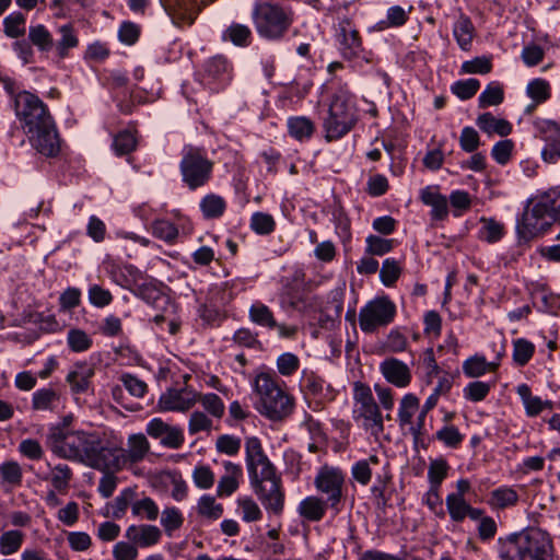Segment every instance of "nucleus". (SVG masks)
<instances>
[{"label": "nucleus", "mask_w": 560, "mask_h": 560, "mask_svg": "<svg viewBox=\"0 0 560 560\" xmlns=\"http://www.w3.org/2000/svg\"><path fill=\"white\" fill-rule=\"evenodd\" d=\"M82 430L73 431L63 425H52L47 434V446L58 457L73 460L80 456Z\"/></svg>", "instance_id": "13"}, {"label": "nucleus", "mask_w": 560, "mask_h": 560, "mask_svg": "<svg viewBox=\"0 0 560 560\" xmlns=\"http://www.w3.org/2000/svg\"><path fill=\"white\" fill-rule=\"evenodd\" d=\"M249 319L259 326L275 329L277 320L273 317L271 310L261 302H256L249 307Z\"/></svg>", "instance_id": "42"}, {"label": "nucleus", "mask_w": 560, "mask_h": 560, "mask_svg": "<svg viewBox=\"0 0 560 560\" xmlns=\"http://www.w3.org/2000/svg\"><path fill=\"white\" fill-rule=\"evenodd\" d=\"M353 401L354 421L360 423L371 435L377 438L384 431V422L371 387L362 382H354Z\"/></svg>", "instance_id": "6"}, {"label": "nucleus", "mask_w": 560, "mask_h": 560, "mask_svg": "<svg viewBox=\"0 0 560 560\" xmlns=\"http://www.w3.org/2000/svg\"><path fill=\"white\" fill-rule=\"evenodd\" d=\"M28 39L42 52L51 50L55 45L50 32L43 24L30 26Z\"/></svg>", "instance_id": "40"}, {"label": "nucleus", "mask_w": 560, "mask_h": 560, "mask_svg": "<svg viewBox=\"0 0 560 560\" xmlns=\"http://www.w3.org/2000/svg\"><path fill=\"white\" fill-rule=\"evenodd\" d=\"M2 480L11 486H20L22 482V468L16 462H4L0 465Z\"/></svg>", "instance_id": "63"}, {"label": "nucleus", "mask_w": 560, "mask_h": 560, "mask_svg": "<svg viewBox=\"0 0 560 560\" xmlns=\"http://www.w3.org/2000/svg\"><path fill=\"white\" fill-rule=\"evenodd\" d=\"M258 396L257 411L271 421H283L293 413L295 399L284 392L277 378L269 373H259L254 381Z\"/></svg>", "instance_id": "3"}, {"label": "nucleus", "mask_w": 560, "mask_h": 560, "mask_svg": "<svg viewBox=\"0 0 560 560\" xmlns=\"http://www.w3.org/2000/svg\"><path fill=\"white\" fill-rule=\"evenodd\" d=\"M223 40H229L235 46L247 47L252 42L250 28L241 23H232L222 34Z\"/></svg>", "instance_id": "38"}, {"label": "nucleus", "mask_w": 560, "mask_h": 560, "mask_svg": "<svg viewBox=\"0 0 560 560\" xmlns=\"http://www.w3.org/2000/svg\"><path fill=\"white\" fill-rule=\"evenodd\" d=\"M137 140L135 135L129 130L117 133L113 141V149L117 155L129 154L136 149Z\"/></svg>", "instance_id": "59"}, {"label": "nucleus", "mask_w": 560, "mask_h": 560, "mask_svg": "<svg viewBox=\"0 0 560 560\" xmlns=\"http://www.w3.org/2000/svg\"><path fill=\"white\" fill-rule=\"evenodd\" d=\"M198 401V392L191 387L168 388L160 396L159 407L163 411L186 412Z\"/></svg>", "instance_id": "15"}, {"label": "nucleus", "mask_w": 560, "mask_h": 560, "mask_svg": "<svg viewBox=\"0 0 560 560\" xmlns=\"http://www.w3.org/2000/svg\"><path fill=\"white\" fill-rule=\"evenodd\" d=\"M225 475L218 482L217 493L219 497H229L238 488L237 479L242 477V467L232 462L224 463Z\"/></svg>", "instance_id": "26"}, {"label": "nucleus", "mask_w": 560, "mask_h": 560, "mask_svg": "<svg viewBox=\"0 0 560 560\" xmlns=\"http://www.w3.org/2000/svg\"><path fill=\"white\" fill-rule=\"evenodd\" d=\"M232 66L222 55L209 58L202 68V78L207 84L226 83L231 79Z\"/></svg>", "instance_id": "22"}, {"label": "nucleus", "mask_w": 560, "mask_h": 560, "mask_svg": "<svg viewBox=\"0 0 560 560\" xmlns=\"http://www.w3.org/2000/svg\"><path fill=\"white\" fill-rule=\"evenodd\" d=\"M476 124L482 132L489 136L495 133L500 137H506L512 132L510 121L503 118H497L489 112L479 115L476 119Z\"/></svg>", "instance_id": "25"}, {"label": "nucleus", "mask_w": 560, "mask_h": 560, "mask_svg": "<svg viewBox=\"0 0 560 560\" xmlns=\"http://www.w3.org/2000/svg\"><path fill=\"white\" fill-rule=\"evenodd\" d=\"M289 135L298 141H307L315 131V124L305 116L290 117L287 122Z\"/></svg>", "instance_id": "32"}, {"label": "nucleus", "mask_w": 560, "mask_h": 560, "mask_svg": "<svg viewBox=\"0 0 560 560\" xmlns=\"http://www.w3.org/2000/svg\"><path fill=\"white\" fill-rule=\"evenodd\" d=\"M101 440V436L96 432H88L83 431L81 433L80 444H79V453L80 456L75 458V462L81 463L83 465H88L91 457L93 456L96 446L98 445V442Z\"/></svg>", "instance_id": "41"}, {"label": "nucleus", "mask_w": 560, "mask_h": 560, "mask_svg": "<svg viewBox=\"0 0 560 560\" xmlns=\"http://www.w3.org/2000/svg\"><path fill=\"white\" fill-rule=\"evenodd\" d=\"M147 433L153 439H160L161 444L170 448H179L184 443L182 429L172 427L160 418H153L149 421Z\"/></svg>", "instance_id": "18"}, {"label": "nucleus", "mask_w": 560, "mask_h": 560, "mask_svg": "<svg viewBox=\"0 0 560 560\" xmlns=\"http://www.w3.org/2000/svg\"><path fill=\"white\" fill-rule=\"evenodd\" d=\"M35 149L45 156H55L60 150L59 136L55 121H50L47 126H40L38 130L28 132Z\"/></svg>", "instance_id": "19"}, {"label": "nucleus", "mask_w": 560, "mask_h": 560, "mask_svg": "<svg viewBox=\"0 0 560 560\" xmlns=\"http://www.w3.org/2000/svg\"><path fill=\"white\" fill-rule=\"evenodd\" d=\"M60 38L54 45L59 58L63 59L68 56V51L79 45V38L71 24L62 25L58 28Z\"/></svg>", "instance_id": "39"}, {"label": "nucleus", "mask_w": 560, "mask_h": 560, "mask_svg": "<svg viewBox=\"0 0 560 560\" xmlns=\"http://www.w3.org/2000/svg\"><path fill=\"white\" fill-rule=\"evenodd\" d=\"M491 390V386L489 383L481 382V381H474L468 383L464 389L463 395L464 398L472 401L478 402L486 399V397L489 395Z\"/></svg>", "instance_id": "57"}, {"label": "nucleus", "mask_w": 560, "mask_h": 560, "mask_svg": "<svg viewBox=\"0 0 560 560\" xmlns=\"http://www.w3.org/2000/svg\"><path fill=\"white\" fill-rule=\"evenodd\" d=\"M60 402V394L52 387L37 389L32 396V409L35 411H55Z\"/></svg>", "instance_id": "30"}, {"label": "nucleus", "mask_w": 560, "mask_h": 560, "mask_svg": "<svg viewBox=\"0 0 560 560\" xmlns=\"http://www.w3.org/2000/svg\"><path fill=\"white\" fill-rule=\"evenodd\" d=\"M200 210L205 219H218L226 209L225 200L217 194H208L200 200Z\"/></svg>", "instance_id": "37"}, {"label": "nucleus", "mask_w": 560, "mask_h": 560, "mask_svg": "<svg viewBox=\"0 0 560 560\" xmlns=\"http://www.w3.org/2000/svg\"><path fill=\"white\" fill-rule=\"evenodd\" d=\"M67 343L73 352H83L91 348L92 339L84 330L72 328L67 334Z\"/></svg>", "instance_id": "53"}, {"label": "nucleus", "mask_w": 560, "mask_h": 560, "mask_svg": "<svg viewBox=\"0 0 560 560\" xmlns=\"http://www.w3.org/2000/svg\"><path fill=\"white\" fill-rule=\"evenodd\" d=\"M527 95L536 103L541 104L550 98V84L544 79L532 80L526 88Z\"/></svg>", "instance_id": "55"}, {"label": "nucleus", "mask_w": 560, "mask_h": 560, "mask_svg": "<svg viewBox=\"0 0 560 560\" xmlns=\"http://www.w3.org/2000/svg\"><path fill=\"white\" fill-rule=\"evenodd\" d=\"M476 30L469 16L460 14L453 26V35L460 49L468 51L471 47Z\"/></svg>", "instance_id": "28"}, {"label": "nucleus", "mask_w": 560, "mask_h": 560, "mask_svg": "<svg viewBox=\"0 0 560 560\" xmlns=\"http://www.w3.org/2000/svg\"><path fill=\"white\" fill-rule=\"evenodd\" d=\"M396 316V305L387 296H376L359 312V326L365 334H373L381 327L392 324Z\"/></svg>", "instance_id": "9"}, {"label": "nucleus", "mask_w": 560, "mask_h": 560, "mask_svg": "<svg viewBox=\"0 0 560 560\" xmlns=\"http://www.w3.org/2000/svg\"><path fill=\"white\" fill-rule=\"evenodd\" d=\"M535 353V345L525 338L513 340V361L518 366L526 365Z\"/></svg>", "instance_id": "46"}, {"label": "nucleus", "mask_w": 560, "mask_h": 560, "mask_svg": "<svg viewBox=\"0 0 560 560\" xmlns=\"http://www.w3.org/2000/svg\"><path fill=\"white\" fill-rule=\"evenodd\" d=\"M535 138L545 142L541 159L549 164L560 159V125L551 119L536 118L533 122Z\"/></svg>", "instance_id": "14"}, {"label": "nucleus", "mask_w": 560, "mask_h": 560, "mask_svg": "<svg viewBox=\"0 0 560 560\" xmlns=\"http://www.w3.org/2000/svg\"><path fill=\"white\" fill-rule=\"evenodd\" d=\"M132 515L148 521H155L159 516V506L149 497L135 499L131 506Z\"/></svg>", "instance_id": "45"}, {"label": "nucleus", "mask_w": 560, "mask_h": 560, "mask_svg": "<svg viewBox=\"0 0 560 560\" xmlns=\"http://www.w3.org/2000/svg\"><path fill=\"white\" fill-rule=\"evenodd\" d=\"M301 390L305 398H313L317 404L330 401L335 398V392L331 385L312 371H303Z\"/></svg>", "instance_id": "16"}, {"label": "nucleus", "mask_w": 560, "mask_h": 560, "mask_svg": "<svg viewBox=\"0 0 560 560\" xmlns=\"http://www.w3.org/2000/svg\"><path fill=\"white\" fill-rule=\"evenodd\" d=\"M24 534L20 530L12 529L4 532L0 536V553L10 556L15 553L22 546Z\"/></svg>", "instance_id": "49"}, {"label": "nucleus", "mask_w": 560, "mask_h": 560, "mask_svg": "<svg viewBox=\"0 0 560 560\" xmlns=\"http://www.w3.org/2000/svg\"><path fill=\"white\" fill-rule=\"evenodd\" d=\"M336 36L343 58L349 60L361 59L366 62L371 60V51L363 47L360 33L351 20L348 18L339 20Z\"/></svg>", "instance_id": "12"}, {"label": "nucleus", "mask_w": 560, "mask_h": 560, "mask_svg": "<svg viewBox=\"0 0 560 560\" xmlns=\"http://www.w3.org/2000/svg\"><path fill=\"white\" fill-rule=\"evenodd\" d=\"M26 18L21 12H12L3 20V32L10 38H19L25 34Z\"/></svg>", "instance_id": "44"}, {"label": "nucleus", "mask_w": 560, "mask_h": 560, "mask_svg": "<svg viewBox=\"0 0 560 560\" xmlns=\"http://www.w3.org/2000/svg\"><path fill=\"white\" fill-rule=\"evenodd\" d=\"M360 118L355 95L347 85L336 90L322 115V128L327 142L342 139L354 129Z\"/></svg>", "instance_id": "2"}, {"label": "nucleus", "mask_w": 560, "mask_h": 560, "mask_svg": "<svg viewBox=\"0 0 560 560\" xmlns=\"http://www.w3.org/2000/svg\"><path fill=\"white\" fill-rule=\"evenodd\" d=\"M250 228L256 234L268 235L275 231L276 222L268 213L255 212L250 218Z\"/></svg>", "instance_id": "61"}, {"label": "nucleus", "mask_w": 560, "mask_h": 560, "mask_svg": "<svg viewBox=\"0 0 560 560\" xmlns=\"http://www.w3.org/2000/svg\"><path fill=\"white\" fill-rule=\"evenodd\" d=\"M151 231L153 236L164 241L167 244L175 243L178 236V229L176 225L164 219L154 220L151 225Z\"/></svg>", "instance_id": "48"}, {"label": "nucleus", "mask_w": 560, "mask_h": 560, "mask_svg": "<svg viewBox=\"0 0 560 560\" xmlns=\"http://www.w3.org/2000/svg\"><path fill=\"white\" fill-rule=\"evenodd\" d=\"M126 465V452L121 442L102 439L91 457L88 467L102 472L119 471Z\"/></svg>", "instance_id": "11"}, {"label": "nucleus", "mask_w": 560, "mask_h": 560, "mask_svg": "<svg viewBox=\"0 0 560 560\" xmlns=\"http://www.w3.org/2000/svg\"><path fill=\"white\" fill-rule=\"evenodd\" d=\"M380 371L388 383L398 388H405L411 382V373L408 365L396 358H387L382 361Z\"/></svg>", "instance_id": "20"}, {"label": "nucleus", "mask_w": 560, "mask_h": 560, "mask_svg": "<svg viewBox=\"0 0 560 560\" xmlns=\"http://www.w3.org/2000/svg\"><path fill=\"white\" fill-rule=\"evenodd\" d=\"M184 523V517L177 508H166L162 512L161 525L165 532L171 535L172 532L178 529Z\"/></svg>", "instance_id": "64"}, {"label": "nucleus", "mask_w": 560, "mask_h": 560, "mask_svg": "<svg viewBox=\"0 0 560 560\" xmlns=\"http://www.w3.org/2000/svg\"><path fill=\"white\" fill-rule=\"evenodd\" d=\"M198 401L203 409L214 418H222L225 411L223 400L214 393L200 394L198 393Z\"/></svg>", "instance_id": "51"}, {"label": "nucleus", "mask_w": 560, "mask_h": 560, "mask_svg": "<svg viewBox=\"0 0 560 560\" xmlns=\"http://www.w3.org/2000/svg\"><path fill=\"white\" fill-rule=\"evenodd\" d=\"M245 454H246V466L248 475L256 478V468H259V464H264L268 460V457L264 453L260 440L256 436H249L245 441Z\"/></svg>", "instance_id": "27"}, {"label": "nucleus", "mask_w": 560, "mask_h": 560, "mask_svg": "<svg viewBox=\"0 0 560 560\" xmlns=\"http://www.w3.org/2000/svg\"><path fill=\"white\" fill-rule=\"evenodd\" d=\"M499 368V362H488L483 355L475 354L463 362V372L467 377L477 378Z\"/></svg>", "instance_id": "31"}, {"label": "nucleus", "mask_w": 560, "mask_h": 560, "mask_svg": "<svg viewBox=\"0 0 560 560\" xmlns=\"http://www.w3.org/2000/svg\"><path fill=\"white\" fill-rule=\"evenodd\" d=\"M420 401L418 397L413 394H406L399 404L398 408V422L400 428H405L406 425H415L412 423V418L416 412L419 410Z\"/></svg>", "instance_id": "36"}, {"label": "nucleus", "mask_w": 560, "mask_h": 560, "mask_svg": "<svg viewBox=\"0 0 560 560\" xmlns=\"http://www.w3.org/2000/svg\"><path fill=\"white\" fill-rule=\"evenodd\" d=\"M137 497L136 490L132 488H126L124 489L113 501L112 509H113V517L114 518H121L128 506H132V502L135 501Z\"/></svg>", "instance_id": "52"}, {"label": "nucleus", "mask_w": 560, "mask_h": 560, "mask_svg": "<svg viewBox=\"0 0 560 560\" xmlns=\"http://www.w3.org/2000/svg\"><path fill=\"white\" fill-rule=\"evenodd\" d=\"M198 513L209 520H218L223 514V506L215 502V499L209 494L202 495L198 501Z\"/></svg>", "instance_id": "54"}, {"label": "nucleus", "mask_w": 560, "mask_h": 560, "mask_svg": "<svg viewBox=\"0 0 560 560\" xmlns=\"http://www.w3.org/2000/svg\"><path fill=\"white\" fill-rule=\"evenodd\" d=\"M421 201L431 207V217L434 220H443L447 217V199L435 187H425L421 190Z\"/></svg>", "instance_id": "24"}, {"label": "nucleus", "mask_w": 560, "mask_h": 560, "mask_svg": "<svg viewBox=\"0 0 560 560\" xmlns=\"http://www.w3.org/2000/svg\"><path fill=\"white\" fill-rule=\"evenodd\" d=\"M518 502V494L515 489L503 486L490 492L488 503L499 510L515 506Z\"/></svg>", "instance_id": "34"}, {"label": "nucleus", "mask_w": 560, "mask_h": 560, "mask_svg": "<svg viewBox=\"0 0 560 560\" xmlns=\"http://www.w3.org/2000/svg\"><path fill=\"white\" fill-rule=\"evenodd\" d=\"M450 466L445 458L440 457L430 460L428 468V481L431 487L440 488L443 480L446 478Z\"/></svg>", "instance_id": "50"}, {"label": "nucleus", "mask_w": 560, "mask_h": 560, "mask_svg": "<svg viewBox=\"0 0 560 560\" xmlns=\"http://www.w3.org/2000/svg\"><path fill=\"white\" fill-rule=\"evenodd\" d=\"M401 267L394 258H386L380 270V279L386 287H392L400 277Z\"/></svg>", "instance_id": "60"}, {"label": "nucleus", "mask_w": 560, "mask_h": 560, "mask_svg": "<svg viewBox=\"0 0 560 560\" xmlns=\"http://www.w3.org/2000/svg\"><path fill=\"white\" fill-rule=\"evenodd\" d=\"M315 488L325 495V501L334 515L341 511L343 501L345 474L337 467L323 466L315 479Z\"/></svg>", "instance_id": "10"}, {"label": "nucleus", "mask_w": 560, "mask_h": 560, "mask_svg": "<svg viewBox=\"0 0 560 560\" xmlns=\"http://www.w3.org/2000/svg\"><path fill=\"white\" fill-rule=\"evenodd\" d=\"M435 439L442 442L445 446L451 448H457L463 440L464 435L455 425H444L435 432Z\"/></svg>", "instance_id": "58"}, {"label": "nucleus", "mask_w": 560, "mask_h": 560, "mask_svg": "<svg viewBox=\"0 0 560 560\" xmlns=\"http://www.w3.org/2000/svg\"><path fill=\"white\" fill-rule=\"evenodd\" d=\"M411 11V7L409 10H405L400 5H393L387 9L386 18L381 20L374 26L376 31H385L392 27H400L405 25L409 19V13Z\"/></svg>", "instance_id": "35"}, {"label": "nucleus", "mask_w": 560, "mask_h": 560, "mask_svg": "<svg viewBox=\"0 0 560 560\" xmlns=\"http://www.w3.org/2000/svg\"><path fill=\"white\" fill-rule=\"evenodd\" d=\"M252 19L258 35L272 40L283 37L292 24L291 11L271 1L255 2Z\"/></svg>", "instance_id": "4"}, {"label": "nucleus", "mask_w": 560, "mask_h": 560, "mask_svg": "<svg viewBox=\"0 0 560 560\" xmlns=\"http://www.w3.org/2000/svg\"><path fill=\"white\" fill-rule=\"evenodd\" d=\"M478 236L481 241L495 243L504 235V225L492 218H481Z\"/></svg>", "instance_id": "43"}, {"label": "nucleus", "mask_w": 560, "mask_h": 560, "mask_svg": "<svg viewBox=\"0 0 560 560\" xmlns=\"http://www.w3.org/2000/svg\"><path fill=\"white\" fill-rule=\"evenodd\" d=\"M446 508L454 522H462L467 516L469 504L459 494H448L446 497Z\"/></svg>", "instance_id": "56"}, {"label": "nucleus", "mask_w": 560, "mask_h": 560, "mask_svg": "<svg viewBox=\"0 0 560 560\" xmlns=\"http://www.w3.org/2000/svg\"><path fill=\"white\" fill-rule=\"evenodd\" d=\"M125 537L137 548H149L160 541L162 532L155 525H130L125 532Z\"/></svg>", "instance_id": "21"}, {"label": "nucleus", "mask_w": 560, "mask_h": 560, "mask_svg": "<svg viewBox=\"0 0 560 560\" xmlns=\"http://www.w3.org/2000/svg\"><path fill=\"white\" fill-rule=\"evenodd\" d=\"M213 167L214 162L208 159L203 149L192 145L184 148L179 170L183 183L190 190L207 185L212 177Z\"/></svg>", "instance_id": "7"}, {"label": "nucleus", "mask_w": 560, "mask_h": 560, "mask_svg": "<svg viewBox=\"0 0 560 560\" xmlns=\"http://www.w3.org/2000/svg\"><path fill=\"white\" fill-rule=\"evenodd\" d=\"M150 450V444L144 434H131L128 438V450L126 452V464L139 463L144 458Z\"/></svg>", "instance_id": "33"}, {"label": "nucleus", "mask_w": 560, "mask_h": 560, "mask_svg": "<svg viewBox=\"0 0 560 560\" xmlns=\"http://www.w3.org/2000/svg\"><path fill=\"white\" fill-rule=\"evenodd\" d=\"M14 109L26 133L34 132L40 126H47L54 120L46 104L28 91H21L15 94Z\"/></svg>", "instance_id": "8"}, {"label": "nucleus", "mask_w": 560, "mask_h": 560, "mask_svg": "<svg viewBox=\"0 0 560 560\" xmlns=\"http://www.w3.org/2000/svg\"><path fill=\"white\" fill-rule=\"evenodd\" d=\"M558 221L560 222V186L538 194L528 201L517 221L516 231L521 238L528 241Z\"/></svg>", "instance_id": "1"}, {"label": "nucleus", "mask_w": 560, "mask_h": 560, "mask_svg": "<svg viewBox=\"0 0 560 560\" xmlns=\"http://www.w3.org/2000/svg\"><path fill=\"white\" fill-rule=\"evenodd\" d=\"M329 509L327 502L318 497L310 495L303 499L299 504L300 515L310 522H319Z\"/></svg>", "instance_id": "29"}, {"label": "nucleus", "mask_w": 560, "mask_h": 560, "mask_svg": "<svg viewBox=\"0 0 560 560\" xmlns=\"http://www.w3.org/2000/svg\"><path fill=\"white\" fill-rule=\"evenodd\" d=\"M95 366L88 361H78L69 370L66 382L73 395L85 394L91 389Z\"/></svg>", "instance_id": "17"}, {"label": "nucleus", "mask_w": 560, "mask_h": 560, "mask_svg": "<svg viewBox=\"0 0 560 560\" xmlns=\"http://www.w3.org/2000/svg\"><path fill=\"white\" fill-rule=\"evenodd\" d=\"M259 467L260 470L256 468V478L248 475L250 485L265 509L279 515L284 506L281 477L277 474L276 467L269 459L264 464H259Z\"/></svg>", "instance_id": "5"}, {"label": "nucleus", "mask_w": 560, "mask_h": 560, "mask_svg": "<svg viewBox=\"0 0 560 560\" xmlns=\"http://www.w3.org/2000/svg\"><path fill=\"white\" fill-rule=\"evenodd\" d=\"M480 88V82L477 79L470 78L467 80L456 81L452 86V92L460 100L466 101L471 98Z\"/></svg>", "instance_id": "62"}, {"label": "nucleus", "mask_w": 560, "mask_h": 560, "mask_svg": "<svg viewBox=\"0 0 560 560\" xmlns=\"http://www.w3.org/2000/svg\"><path fill=\"white\" fill-rule=\"evenodd\" d=\"M167 12L176 26H190L199 13L198 0H175Z\"/></svg>", "instance_id": "23"}, {"label": "nucleus", "mask_w": 560, "mask_h": 560, "mask_svg": "<svg viewBox=\"0 0 560 560\" xmlns=\"http://www.w3.org/2000/svg\"><path fill=\"white\" fill-rule=\"evenodd\" d=\"M504 100V92L498 82L489 83L478 97L480 108L500 105Z\"/></svg>", "instance_id": "47"}]
</instances>
